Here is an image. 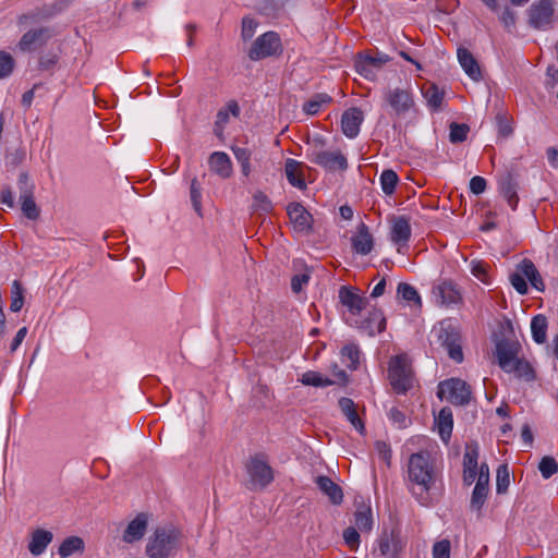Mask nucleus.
Returning a JSON list of instances; mask_svg holds the SVG:
<instances>
[{
  "label": "nucleus",
  "mask_w": 558,
  "mask_h": 558,
  "mask_svg": "<svg viewBox=\"0 0 558 558\" xmlns=\"http://www.w3.org/2000/svg\"><path fill=\"white\" fill-rule=\"evenodd\" d=\"M332 98L327 94H316L303 105V110L306 114L314 116L324 105L329 104Z\"/></svg>",
  "instance_id": "nucleus-37"
},
{
  "label": "nucleus",
  "mask_w": 558,
  "mask_h": 558,
  "mask_svg": "<svg viewBox=\"0 0 558 558\" xmlns=\"http://www.w3.org/2000/svg\"><path fill=\"white\" fill-rule=\"evenodd\" d=\"M450 133H449V140L451 143H462L466 140L468 133L470 131V128L468 124L464 123H457L452 122L449 126Z\"/></svg>",
  "instance_id": "nucleus-44"
},
{
  "label": "nucleus",
  "mask_w": 558,
  "mask_h": 558,
  "mask_svg": "<svg viewBox=\"0 0 558 558\" xmlns=\"http://www.w3.org/2000/svg\"><path fill=\"white\" fill-rule=\"evenodd\" d=\"M435 423L440 438L447 442L453 427L452 411L450 408H442L435 418Z\"/></svg>",
  "instance_id": "nucleus-31"
},
{
  "label": "nucleus",
  "mask_w": 558,
  "mask_h": 558,
  "mask_svg": "<svg viewBox=\"0 0 558 558\" xmlns=\"http://www.w3.org/2000/svg\"><path fill=\"white\" fill-rule=\"evenodd\" d=\"M423 95L429 107L433 109H439L445 94L436 85L430 84L423 89Z\"/></svg>",
  "instance_id": "nucleus-39"
},
{
  "label": "nucleus",
  "mask_w": 558,
  "mask_h": 558,
  "mask_svg": "<svg viewBox=\"0 0 558 558\" xmlns=\"http://www.w3.org/2000/svg\"><path fill=\"white\" fill-rule=\"evenodd\" d=\"M438 339L441 345L447 350L450 359L457 363H461L463 361L460 333L454 327L451 325L441 327Z\"/></svg>",
  "instance_id": "nucleus-12"
},
{
  "label": "nucleus",
  "mask_w": 558,
  "mask_h": 558,
  "mask_svg": "<svg viewBox=\"0 0 558 558\" xmlns=\"http://www.w3.org/2000/svg\"><path fill=\"white\" fill-rule=\"evenodd\" d=\"M525 278L526 277L524 276V274L518 269L517 271L512 272L509 277L511 286L515 289V291L519 294L522 295L526 294L529 290Z\"/></svg>",
  "instance_id": "nucleus-50"
},
{
  "label": "nucleus",
  "mask_w": 558,
  "mask_h": 558,
  "mask_svg": "<svg viewBox=\"0 0 558 558\" xmlns=\"http://www.w3.org/2000/svg\"><path fill=\"white\" fill-rule=\"evenodd\" d=\"M458 60L464 72L475 82L482 80V71L473 54L466 48H459Z\"/></svg>",
  "instance_id": "nucleus-25"
},
{
  "label": "nucleus",
  "mask_w": 558,
  "mask_h": 558,
  "mask_svg": "<svg viewBox=\"0 0 558 558\" xmlns=\"http://www.w3.org/2000/svg\"><path fill=\"white\" fill-rule=\"evenodd\" d=\"M84 550V542L78 536L65 538L59 546L58 553L62 558H66L74 553Z\"/></svg>",
  "instance_id": "nucleus-36"
},
{
  "label": "nucleus",
  "mask_w": 558,
  "mask_h": 558,
  "mask_svg": "<svg viewBox=\"0 0 558 558\" xmlns=\"http://www.w3.org/2000/svg\"><path fill=\"white\" fill-rule=\"evenodd\" d=\"M498 189L504 198H506L512 210H515L519 203L518 196V173L513 169H508L498 180Z\"/></svg>",
  "instance_id": "nucleus-14"
},
{
  "label": "nucleus",
  "mask_w": 558,
  "mask_h": 558,
  "mask_svg": "<svg viewBox=\"0 0 558 558\" xmlns=\"http://www.w3.org/2000/svg\"><path fill=\"white\" fill-rule=\"evenodd\" d=\"M398 294H400L405 301L421 304V298L416 289L409 283H399Z\"/></svg>",
  "instance_id": "nucleus-51"
},
{
  "label": "nucleus",
  "mask_w": 558,
  "mask_h": 558,
  "mask_svg": "<svg viewBox=\"0 0 558 558\" xmlns=\"http://www.w3.org/2000/svg\"><path fill=\"white\" fill-rule=\"evenodd\" d=\"M388 379L399 395L407 393L414 385L411 362L405 354L392 356L388 366Z\"/></svg>",
  "instance_id": "nucleus-3"
},
{
  "label": "nucleus",
  "mask_w": 558,
  "mask_h": 558,
  "mask_svg": "<svg viewBox=\"0 0 558 558\" xmlns=\"http://www.w3.org/2000/svg\"><path fill=\"white\" fill-rule=\"evenodd\" d=\"M518 270H521L524 274V276L530 281V283L533 288H535L538 291H544L545 284L542 279V276L531 259H529V258L522 259L518 264Z\"/></svg>",
  "instance_id": "nucleus-30"
},
{
  "label": "nucleus",
  "mask_w": 558,
  "mask_h": 558,
  "mask_svg": "<svg viewBox=\"0 0 558 558\" xmlns=\"http://www.w3.org/2000/svg\"><path fill=\"white\" fill-rule=\"evenodd\" d=\"M0 203L7 205L10 208L14 207L13 192L10 186L2 189L0 193Z\"/></svg>",
  "instance_id": "nucleus-64"
},
{
  "label": "nucleus",
  "mask_w": 558,
  "mask_h": 558,
  "mask_svg": "<svg viewBox=\"0 0 558 558\" xmlns=\"http://www.w3.org/2000/svg\"><path fill=\"white\" fill-rule=\"evenodd\" d=\"M256 27L257 23L253 19L248 16L243 17L241 31L243 40H250L255 34Z\"/></svg>",
  "instance_id": "nucleus-58"
},
{
  "label": "nucleus",
  "mask_w": 558,
  "mask_h": 558,
  "mask_svg": "<svg viewBox=\"0 0 558 558\" xmlns=\"http://www.w3.org/2000/svg\"><path fill=\"white\" fill-rule=\"evenodd\" d=\"M488 483H489V468L487 463L482 462L480 466V474L475 487L472 492L470 509L472 511L481 512L483 506L486 502L488 495Z\"/></svg>",
  "instance_id": "nucleus-11"
},
{
  "label": "nucleus",
  "mask_w": 558,
  "mask_h": 558,
  "mask_svg": "<svg viewBox=\"0 0 558 558\" xmlns=\"http://www.w3.org/2000/svg\"><path fill=\"white\" fill-rule=\"evenodd\" d=\"M521 347L519 342L502 339L496 343V356L498 359L499 366L506 372L510 369V366L517 361Z\"/></svg>",
  "instance_id": "nucleus-16"
},
{
  "label": "nucleus",
  "mask_w": 558,
  "mask_h": 558,
  "mask_svg": "<svg viewBox=\"0 0 558 558\" xmlns=\"http://www.w3.org/2000/svg\"><path fill=\"white\" fill-rule=\"evenodd\" d=\"M58 62V56L54 53H47L39 59V69L43 71H50Z\"/></svg>",
  "instance_id": "nucleus-60"
},
{
  "label": "nucleus",
  "mask_w": 558,
  "mask_h": 558,
  "mask_svg": "<svg viewBox=\"0 0 558 558\" xmlns=\"http://www.w3.org/2000/svg\"><path fill=\"white\" fill-rule=\"evenodd\" d=\"M344 543L351 549H357L361 542L360 531L355 526H349L343 531Z\"/></svg>",
  "instance_id": "nucleus-52"
},
{
  "label": "nucleus",
  "mask_w": 558,
  "mask_h": 558,
  "mask_svg": "<svg viewBox=\"0 0 558 558\" xmlns=\"http://www.w3.org/2000/svg\"><path fill=\"white\" fill-rule=\"evenodd\" d=\"M354 525L362 533H369L373 530L374 519L369 504L364 501L355 502Z\"/></svg>",
  "instance_id": "nucleus-23"
},
{
  "label": "nucleus",
  "mask_w": 558,
  "mask_h": 558,
  "mask_svg": "<svg viewBox=\"0 0 558 558\" xmlns=\"http://www.w3.org/2000/svg\"><path fill=\"white\" fill-rule=\"evenodd\" d=\"M411 236L409 219L401 216L393 220L391 228V241L395 243H407Z\"/></svg>",
  "instance_id": "nucleus-32"
},
{
  "label": "nucleus",
  "mask_w": 558,
  "mask_h": 558,
  "mask_svg": "<svg viewBox=\"0 0 558 558\" xmlns=\"http://www.w3.org/2000/svg\"><path fill=\"white\" fill-rule=\"evenodd\" d=\"M243 485L251 492H259L270 485L275 478L274 469L260 456H251L244 463Z\"/></svg>",
  "instance_id": "nucleus-2"
},
{
  "label": "nucleus",
  "mask_w": 558,
  "mask_h": 558,
  "mask_svg": "<svg viewBox=\"0 0 558 558\" xmlns=\"http://www.w3.org/2000/svg\"><path fill=\"white\" fill-rule=\"evenodd\" d=\"M437 396L439 399H447L453 405H466L471 401V387L460 378H450L440 381Z\"/></svg>",
  "instance_id": "nucleus-7"
},
{
  "label": "nucleus",
  "mask_w": 558,
  "mask_h": 558,
  "mask_svg": "<svg viewBox=\"0 0 558 558\" xmlns=\"http://www.w3.org/2000/svg\"><path fill=\"white\" fill-rule=\"evenodd\" d=\"M481 463L477 461V456H464L463 461V483L466 486L477 482L480 474Z\"/></svg>",
  "instance_id": "nucleus-33"
},
{
  "label": "nucleus",
  "mask_w": 558,
  "mask_h": 558,
  "mask_svg": "<svg viewBox=\"0 0 558 558\" xmlns=\"http://www.w3.org/2000/svg\"><path fill=\"white\" fill-rule=\"evenodd\" d=\"M341 354L349 360L348 366L355 369L360 363V350L356 344L350 343L342 348Z\"/></svg>",
  "instance_id": "nucleus-47"
},
{
  "label": "nucleus",
  "mask_w": 558,
  "mask_h": 558,
  "mask_svg": "<svg viewBox=\"0 0 558 558\" xmlns=\"http://www.w3.org/2000/svg\"><path fill=\"white\" fill-rule=\"evenodd\" d=\"M510 484V474L506 464L499 465L497 470L496 490L497 494H505Z\"/></svg>",
  "instance_id": "nucleus-46"
},
{
  "label": "nucleus",
  "mask_w": 558,
  "mask_h": 558,
  "mask_svg": "<svg viewBox=\"0 0 558 558\" xmlns=\"http://www.w3.org/2000/svg\"><path fill=\"white\" fill-rule=\"evenodd\" d=\"M538 470L544 478H549L558 472V462L551 456H544L538 463Z\"/></svg>",
  "instance_id": "nucleus-45"
},
{
  "label": "nucleus",
  "mask_w": 558,
  "mask_h": 558,
  "mask_svg": "<svg viewBox=\"0 0 558 558\" xmlns=\"http://www.w3.org/2000/svg\"><path fill=\"white\" fill-rule=\"evenodd\" d=\"M500 21L508 31H511L515 26V13L510 8L506 7L500 15Z\"/></svg>",
  "instance_id": "nucleus-59"
},
{
  "label": "nucleus",
  "mask_w": 558,
  "mask_h": 558,
  "mask_svg": "<svg viewBox=\"0 0 558 558\" xmlns=\"http://www.w3.org/2000/svg\"><path fill=\"white\" fill-rule=\"evenodd\" d=\"M356 327L369 336L383 332L386 328L384 313L380 310H373L365 319L356 323Z\"/></svg>",
  "instance_id": "nucleus-22"
},
{
  "label": "nucleus",
  "mask_w": 558,
  "mask_h": 558,
  "mask_svg": "<svg viewBox=\"0 0 558 558\" xmlns=\"http://www.w3.org/2000/svg\"><path fill=\"white\" fill-rule=\"evenodd\" d=\"M409 477L412 482L428 490L435 476V464L432 456H410L408 463Z\"/></svg>",
  "instance_id": "nucleus-6"
},
{
  "label": "nucleus",
  "mask_w": 558,
  "mask_h": 558,
  "mask_svg": "<svg viewBox=\"0 0 558 558\" xmlns=\"http://www.w3.org/2000/svg\"><path fill=\"white\" fill-rule=\"evenodd\" d=\"M470 190L476 195L482 194L486 190V180L478 175L473 177L470 180Z\"/></svg>",
  "instance_id": "nucleus-61"
},
{
  "label": "nucleus",
  "mask_w": 558,
  "mask_h": 558,
  "mask_svg": "<svg viewBox=\"0 0 558 558\" xmlns=\"http://www.w3.org/2000/svg\"><path fill=\"white\" fill-rule=\"evenodd\" d=\"M190 196L192 201V205L197 214H201L202 210V193H201V185L196 178H194L191 181V187H190Z\"/></svg>",
  "instance_id": "nucleus-53"
},
{
  "label": "nucleus",
  "mask_w": 558,
  "mask_h": 558,
  "mask_svg": "<svg viewBox=\"0 0 558 558\" xmlns=\"http://www.w3.org/2000/svg\"><path fill=\"white\" fill-rule=\"evenodd\" d=\"M471 272L474 277L480 279L482 282L487 283V265L482 260H473L471 263Z\"/></svg>",
  "instance_id": "nucleus-57"
},
{
  "label": "nucleus",
  "mask_w": 558,
  "mask_h": 558,
  "mask_svg": "<svg viewBox=\"0 0 558 558\" xmlns=\"http://www.w3.org/2000/svg\"><path fill=\"white\" fill-rule=\"evenodd\" d=\"M21 203V210L23 215L31 219V220H37L40 216V209L35 203V198H27L20 201Z\"/></svg>",
  "instance_id": "nucleus-48"
},
{
  "label": "nucleus",
  "mask_w": 558,
  "mask_h": 558,
  "mask_svg": "<svg viewBox=\"0 0 558 558\" xmlns=\"http://www.w3.org/2000/svg\"><path fill=\"white\" fill-rule=\"evenodd\" d=\"M547 326H548L547 318L544 315L539 314L532 318L531 332H532L533 340L536 343L542 344L546 341Z\"/></svg>",
  "instance_id": "nucleus-34"
},
{
  "label": "nucleus",
  "mask_w": 558,
  "mask_h": 558,
  "mask_svg": "<svg viewBox=\"0 0 558 558\" xmlns=\"http://www.w3.org/2000/svg\"><path fill=\"white\" fill-rule=\"evenodd\" d=\"M318 488L328 496L329 500L333 505H340L343 500V493L341 487L332 482L328 476H317L315 480Z\"/></svg>",
  "instance_id": "nucleus-28"
},
{
  "label": "nucleus",
  "mask_w": 558,
  "mask_h": 558,
  "mask_svg": "<svg viewBox=\"0 0 558 558\" xmlns=\"http://www.w3.org/2000/svg\"><path fill=\"white\" fill-rule=\"evenodd\" d=\"M433 295L442 305L457 304L461 300L460 292L452 281H442L434 287Z\"/></svg>",
  "instance_id": "nucleus-20"
},
{
  "label": "nucleus",
  "mask_w": 558,
  "mask_h": 558,
  "mask_svg": "<svg viewBox=\"0 0 558 558\" xmlns=\"http://www.w3.org/2000/svg\"><path fill=\"white\" fill-rule=\"evenodd\" d=\"M19 199H27L34 197L35 184L31 180L28 173L21 172L17 179Z\"/></svg>",
  "instance_id": "nucleus-38"
},
{
  "label": "nucleus",
  "mask_w": 558,
  "mask_h": 558,
  "mask_svg": "<svg viewBox=\"0 0 558 558\" xmlns=\"http://www.w3.org/2000/svg\"><path fill=\"white\" fill-rule=\"evenodd\" d=\"M339 301L353 315H359L368 304L360 290L349 286H341L339 289Z\"/></svg>",
  "instance_id": "nucleus-15"
},
{
  "label": "nucleus",
  "mask_w": 558,
  "mask_h": 558,
  "mask_svg": "<svg viewBox=\"0 0 558 558\" xmlns=\"http://www.w3.org/2000/svg\"><path fill=\"white\" fill-rule=\"evenodd\" d=\"M14 68V60L13 58L4 52L0 51V78H3L11 74Z\"/></svg>",
  "instance_id": "nucleus-55"
},
{
  "label": "nucleus",
  "mask_w": 558,
  "mask_h": 558,
  "mask_svg": "<svg viewBox=\"0 0 558 558\" xmlns=\"http://www.w3.org/2000/svg\"><path fill=\"white\" fill-rule=\"evenodd\" d=\"M180 536V531L173 526L157 527L147 542V556L150 558H169L178 550Z\"/></svg>",
  "instance_id": "nucleus-1"
},
{
  "label": "nucleus",
  "mask_w": 558,
  "mask_h": 558,
  "mask_svg": "<svg viewBox=\"0 0 558 558\" xmlns=\"http://www.w3.org/2000/svg\"><path fill=\"white\" fill-rule=\"evenodd\" d=\"M405 541L398 526L384 529L379 534L372 555L374 558H402Z\"/></svg>",
  "instance_id": "nucleus-4"
},
{
  "label": "nucleus",
  "mask_w": 558,
  "mask_h": 558,
  "mask_svg": "<svg viewBox=\"0 0 558 558\" xmlns=\"http://www.w3.org/2000/svg\"><path fill=\"white\" fill-rule=\"evenodd\" d=\"M496 123L499 136L508 137L512 134L513 129L511 126L509 119L505 114L498 113L496 116Z\"/></svg>",
  "instance_id": "nucleus-54"
},
{
  "label": "nucleus",
  "mask_w": 558,
  "mask_h": 558,
  "mask_svg": "<svg viewBox=\"0 0 558 558\" xmlns=\"http://www.w3.org/2000/svg\"><path fill=\"white\" fill-rule=\"evenodd\" d=\"M232 151L236 161L241 166V171L244 177H248L252 171L251 167V150L244 147H232Z\"/></svg>",
  "instance_id": "nucleus-41"
},
{
  "label": "nucleus",
  "mask_w": 558,
  "mask_h": 558,
  "mask_svg": "<svg viewBox=\"0 0 558 558\" xmlns=\"http://www.w3.org/2000/svg\"><path fill=\"white\" fill-rule=\"evenodd\" d=\"M308 158L311 162L329 171L337 169L345 170L348 168L347 158L340 151L313 150Z\"/></svg>",
  "instance_id": "nucleus-13"
},
{
  "label": "nucleus",
  "mask_w": 558,
  "mask_h": 558,
  "mask_svg": "<svg viewBox=\"0 0 558 558\" xmlns=\"http://www.w3.org/2000/svg\"><path fill=\"white\" fill-rule=\"evenodd\" d=\"M363 122V112L360 108L353 107L345 110L341 118V129L345 136L354 138L360 132Z\"/></svg>",
  "instance_id": "nucleus-19"
},
{
  "label": "nucleus",
  "mask_w": 558,
  "mask_h": 558,
  "mask_svg": "<svg viewBox=\"0 0 558 558\" xmlns=\"http://www.w3.org/2000/svg\"><path fill=\"white\" fill-rule=\"evenodd\" d=\"M148 525V517L146 513L141 512L138 513L126 526L122 539L125 543H134L136 541H140Z\"/></svg>",
  "instance_id": "nucleus-21"
},
{
  "label": "nucleus",
  "mask_w": 558,
  "mask_h": 558,
  "mask_svg": "<svg viewBox=\"0 0 558 558\" xmlns=\"http://www.w3.org/2000/svg\"><path fill=\"white\" fill-rule=\"evenodd\" d=\"M555 0H537L527 10V23L532 28L547 31L557 21Z\"/></svg>",
  "instance_id": "nucleus-5"
},
{
  "label": "nucleus",
  "mask_w": 558,
  "mask_h": 558,
  "mask_svg": "<svg viewBox=\"0 0 558 558\" xmlns=\"http://www.w3.org/2000/svg\"><path fill=\"white\" fill-rule=\"evenodd\" d=\"M301 383L305 386H314V387H326L333 384L327 377H323L319 373L314 371H308L302 375Z\"/></svg>",
  "instance_id": "nucleus-42"
},
{
  "label": "nucleus",
  "mask_w": 558,
  "mask_h": 558,
  "mask_svg": "<svg viewBox=\"0 0 558 558\" xmlns=\"http://www.w3.org/2000/svg\"><path fill=\"white\" fill-rule=\"evenodd\" d=\"M310 277L306 274L295 275L291 279V289L294 293H299L302 290L303 284L307 283Z\"/></svg>",
  "instance_id": "nucleus-63"
},
{
  "label": "nucleus",
  "mask_w": 558,
  "mask_h": 558,
  "mask_svg": "<svg viewBox=\"0 0 558 558\" xmlns=\"http://www.w3.org/2000/svg\"><path fill=\"white\" fill-rule=\"evenodd\" d=\"M281 51V43L277 33L267 32L256 38L248 50V58L253 61L276 56Z\"/></svg>",
  "instance_id": "nucleus-8"
},
{
  "label": "nucleus",
  "mask_w": 558,
  "mask_h": 558,
  "mask_svg": "<svg viewBox=\"0 0 558 558\" xmlns=\"http://www.w3.org/2000/svg\"><path fill=\"white\" fill-rule=\"evenodd\" d=\"M384 99L397 116H403L415 107L414 97L410 89L388 88L384 93Z\"/></svg>",
  "instance_id": "nucleus-9"
},
{
  "label": "nucleus",
  "mask_w": 558,
  "mask_h": 558,
  "mask_svg": "<svg viewBox=\"0 0 558 558\" xmlns=\"http://www.w3.org/2000/svg\"><path fill=\"white\" fill-rule=\"evenodd\" d=\"M302 162L295 159H288L284 165V172L289 183L299 190L306 189V182L301 170Z\"/></svg>",
  "instance_id": "nucleus-29"
},
{
  "label": "nucleus",
  "mask_w": 558,
  "mask_h": 558,
  "mask_svg": "<svg viewBox=\"0 0 558 558\" xmlns=\"http://www.w3.org/2000/svg\"><path fill=\"white\" fill-rule=\"evenodd\" d=\"M287 213L295 231L310 232L312 230L313 217L302 204H289Z\"/></svg>",
  "instance_id": "nucleus-17"
},
{
  "label": "nucleus",
  "mask_w": 558,
  "mask_h": 558,
  "mask_svg": "<svg viewBox=\"0 0 558 558\" xmlns=\"http://www.w3.org/2000/svg\"><path fill=\"white\" fill-rule=\"evenodd\" d=\"M272 203L269 197L262 191H256L253 194L252 208L254 211L268 214L272 210Z\"/></svg>",
  "instance_id": "nucleus-43"
},
{
  "label": "nucleus",
  "mask_w": 558,
  "mask_h": 558,
  "mask_svg": "<svg viewBox=\"0 0 558 558\" xmlns=\"http://www.w3.org/2000/svg\"><path fill=\"white\" fill-rule=\"evenodd\" d=\"M507 373H514L515 376L525 381H532L535 379V372L531 364L524 360L518 359L513 362Z\"/></svg>",
  "instance_id": "nucleus-35"
},
{
  "label": "nucleus",
  "mask_w": 558,
  "mask_h": 558,
  "mask_svg": "<svg viewBox=\"0 0 558 558\" xmlns=\"http://www.w3.org/2000/svg\"><path fill=\"white\" fill-rule=\"evenodd\" d=\"M450 542L441 539L433 546V558H450Z\"/></svg>",
  "instance_id": "nucleus-56"
},
{
  "label": "nucleus",
  "mask_w": 558,
  "mask_h": 558,
  "mask_svg": "<svg viewBox=\"0 0 558 558\" xmlns=\"http://www.w3.org/2000/svg\"><path fill=\"white\" fill-rule=\"evenodd\" d=\"M389 417L390 420L398 425V427H405L407 426V416L403 412H401L397 408H392L389 411Z\"/></svg>",
  "instance_id": "nucleus-62"
},
{
  "label": "nucleus",
  "mask_w": 558,
  "mask_h": 558,
  "mask_svg": "<svg viewBox=\"0 0 558 558\" xmlns=\"http://www.w3.org/2000/svg\"><path fill=\"white\" fill-rule=\"evenodd\" d=\"M52 36L49 27H39L26 32L19 41V48L22 51H31L45 45Z\"/></svg>",
  "instance_id": "nucleus-18"
},
{
  "label": "nucleus",
  "mask_w": 558,
  "mask_h": 558,
  "mask_svg": "<svg viewBox=\"0 0 558 558\" xmlns=\"http://www.w3.org/2000/svg\"><path fill=\"white\" fill-rule=\"evenodd\" d=\"M209 168L213 172L228 179L232 174V163L229 156L222 151L213 153L209 157Z\"/></svg>",
  "instance_id": "nucleus-26"
},
{
  "label": "nucleus",
  "mask_w": 558,
  "mask_h": 558,
  "mask_svg": "<svg viewBox=\"0 0 558 558\" xmlns=\"http://www.w3.org/2000/svg\"><path fill=\"white\" fill-rule=\"evenodd\" d=\"M24 305V295L22 284L15 280L12 284V301L10 310L12 312H19Z\"/></svg>",
  "instance_id": "nucleus-49"
},
{
  "label": "nucleus",
  "mask_w": 558,
  "mask_h": 558,
  "mask_svg": "<svg viewBox=\"0 0 558 558\" xmlns=\"http://www.w3.org/2000/svg\"><path fill=\"white\" fill-rule=\"evenodd\" d=\"M379 180L383 192L386 195L393 194L396 186L399 182L398 174L393 170L387 169L381 172Z\"/></svg>",
  "instance_id": "nucleus-40"
},
{
  "label": "nucleus",
  "mask_w": 558,
  "mask_h": 558,
  "mask_svg": "<svg viewBox=\"0 0 558 558\" xmlns=\"http://www.w3.org/2000/svg\"><path fill=\"white\" fill-rule=\"evenodd\" d=\"M353 250L361 255H367L372 252L374 246L373 236L368 231L365 223H360L357 232L351 239Z\"/></svg>",
  "instance_id": "nucleus-24"
},
{
  "label": "nucleus",
  "mask_w": 558,
  "mask_h": 558,
  "mask_svg": "<svg viewBox=\"0 0 558 558\" xmlns=\"http://www.w3.org/2000/svg\"><path fill=\"white\" fill-rule=\"evenodd\" d=\"M53 534L44 529H37L32 533L28 544V550L34 556H39L45 553L48 545L52 542Z\"/></svg>",
  "instance_id": "nucleus-27"
},
{
  "label": "nucleus",
  "mask_w": 558,
  "mask_h": 558,
  "mask_svg": "<svg viewBox=\"0 0 558 558\" xmlns=\"http://www.w3.org/2000/svg\"><path fill=\"white\" fill-rule=\"evenodd\" d=\"M390 60L385 53H378L376 57L367 53H359L355 59V69L359 74L369 81L376 78L377 72Z\"/></svg>",
  "instance_id": "nucleus-10"
}]
</instances>
